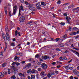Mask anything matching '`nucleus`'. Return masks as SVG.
I'll return each mask as SVG.
<instances>
[{
	"mask_svg": "<svg viewBox=\"0 0 79 79\" xmlns=\"http://www.w3.org/2000/svg\"><path fill=\"white\" fill-rule=\"evenodd\" d=\"M2 37L5 41V37L7 40H10V36L9 33H6V35L3 33L2 34Z\"/></svg>",
	"mask_w": 79,
	"mask_h": 79,
	"instance_id": "nucleus-1",
	"label": "nucleus"
},
{
	"mask_svg": "<svg viewBox=\"0 0 79 79\" xmlns=\"http://www.w3.org/2000/svg\"><path fill=\"white\" fill-rule=\"evenodd\" d=\"M18 6H17L15 5L13 7V12L12 14V15H15L16 14Z\"/></svg>",
	"mask_w": 79,
	"mask_h": 79,
	"instance_id": "nucleus-2",
	"label": "nucleus"
},
{
	"mask_svg": "<svg viewBox=\"0 0 79 79\" xmlns=\"http://www.w3.org/2000/svg\"><path fill=\"white\" fill-rule=\"evenodd\" d=\"M25 20V17L24 16H21L19 19V21L20 23H23Z\"/></svg>",
	"mask_w": 79,
	"mask_h": 79,
	"instance_id": "nucleus-3",
	"label": "nucleus"
},
{
	"mask_svg": "<svg viewBox=\"0 0 79 79\" xmlns=\"http://www.w3.org/2000/svg\"><path fill=\"white\" fill-rule=\"evenodd\" d=\"M41 67L44 69H47L48 66H47V65L45 63H43L41 64Z\"/></svg>",
	"mask_w": 79,
	"mask_h": 79,
	"instance_id": "nucleus-4",
	"label": "nucleus"
},
{
	"mask_svg": "<svg viewBox=\"0 0 79 79\" xmlns=\"http://www.w3.org/2000/svg\"><path fill=\"white\" fill-rule=\"evenodd\" d=\"M5 29L6 34H9L10 33V31H9V30H8V26H6Z\"/></svg>",
	"mask_w": 79,
	"mask_h": 79,
	"instance_id": "nucleus-5",
	"label": "nucleus"
},
{
	"mask_svg": "<svg viewBox=\"0 0 79 79\" xmlns=\"http://www.w3.org/2000/svg\"><path fill=\"white\" fill-rule=\"evenodd\" d=\"M25 73H19V76L20 77H25Z\"/></svg>",
	"mask_w": 79,
	"mask_h": 79,
	"instance_id": "nucleus-6",
	"label": "nucleus"
},
{
	"mask_svg": "<svg viewBox=\"0 0 79 79\" xmlns=\"http://www.w3.org/2000/svg\"><path fill=\"white\" fill-rule=\"evenodd\" d=\"M42 58L43 60H47V59L49 58V57L48 56H42Z\"/></svg>",
	"mask_w": 79,
	"mask_h": 79,
	"instance_id": "nucleus-7",
	"label": "nucleus"
},
{
	"mask_svg": "<svg viewBox=\"0 0 79 79\" xmlns=\"http://www.w3.org/2000/svg\"><path fill=\"white\" fill-rule=\"evenodd\" d=\"M66 19H67V20L68 23L69 24H70V23H71V22H70V21H69L71 20V18H69L67 16V17H66Z\"/></svg>",
	"mask_w": 79,
	"mask_h": 79,
	"instance_id": "nucleus-8",
	"label": "nucleus"
},
{
	"mask_svg": "<svg viewBox=\"0 0 79 79\" xmlns=\"http://www.w3.org/2000/svg\"><path fill=\"white\" fill-rule=\"evenodd\" d=\"M33 6H34L33 4H28L27 7L28 8H29V9H31V8L33 7Z\"/></svg>",
	"mask_w": 79,
	"mask_h": 79,
	"instance_id": "nucleus-9",
	"label": "nucleus"
},
{
	"mask_svg": "<svg viewBox=\"0 0 79 79\" xmlns=\"http://www.w3.org/2000/svg\"><path fill=\"white\" fill-rule=\"evenodd\" d=\"M71 66V65L69 64L68 65L65 66L64 68L65 69H69V68H70Z\"/></svg>",
	"mask_w": 79,
	"mask_h": 79,
	"instance_id": "nucleus-10",
	"label": "nucleus"
},
{
	"mask_svg": "<svg viewBox=\"0 0 79 79\" xmlns=\"http://www.w3.org/2000/svg\"><path fill=\"white\" fill-rule=\"evenodd\" d=\"M15 36H16L17 35H18V34H19V36H21V34H20V32H18V31L17 30L15 31Z\"/></svg>",
	"mask_w": 79,
	"mask_h": 79,
	"instance_id": "nucleus-11",
	"label": "nucleus"
},
{
	"mask_svg": "<svg viewBox=\"0 0 79 79\" xmlns=\"http://www.w3.org/2000/svg\"><path fill=\"white\" fill-rule=\"evenodd\" d=\"M4 10L5 11V14L6 15L7 14V7H6L4 9Z\"/></svg>",
	"mask_w": 79,
	"mask_h": 79,
	"instance_id": "nucleus-12",
	"label": "nucleus"
},
{
	"mask_svg": "<svg viewBox=\"0 0 79 79\" xmlns=\"http://www.w3.org/2000/svg\"><path fill=\"white\" fill-rule=\"evenodd\" d=\"M21 11V10H22V11H24V9H23V7L22 6H20V8H19V10Z\"/></svg>",
	"mask_w": 79,
	"mask_h": 79,
	"instance_id": "nucleus-13",
	"label": "nucleus"
},
{
	"mask_svg": "<svg viewBox=\"0 0 79 79\" xmlns=\"http://www.w3.org/2000/svg\"><path fill=\"white\" fill-rule=\"evenodd\" d=\"M0 76L1 78H2V77H4V75L3 73L2 74V72L0 73Z\"/></svg>",
	"mask_w": 79,
	"mask_h": 79,
	"instance_id": "nucleus-14",
	"label": "nucleus"
},
{
	"mask_svg": "<svg viewBox=\"0 0 79 79\" xmlns=\"http://www.w3.org/2000/svg\"><path fill=\"white\" fill-rule=\"evenodd\" d=\"M41 5H43V6H46L47 4L45 3L44 2H42L41 3Z\"/></svg>",
	"mask_w": 79,
	"mask_h": 79,
	"instance_id": "nucleus-15",
	"label": "nucleus"
},
{
	"mask_svg": "<svg viewBox=\"0 0 79 79\" xmlns=\"http://www.w3.org/2000/svg\"><path fill=\"white\" fill-rule=\"evenodd\" d=\"M3 52L1 51L0 52V57L3 56Z\"/></svg>",
	"mask_w": 79,
	"mask_h": 79,
	"instance_id": "nucleus-16",
	"label": "nucleus"
},
{
	"mask_svg": "<svg viewBox=\"0 0 79 79\" xmlns=\"http://www.w3.org/2000/svg\"><path fill=\"white\" fill-rule=\"evenodd\" d=\"M40 2H38V3H37L36 4V6H37L38 7H39V6H41V5H40Z\"/></svg>",
	"mask_w": 79,
	"mask_h": 79,
	"instance_id": "nucleus-17",
	"label": "nucleus"
},
{
	"mask_svg": "<svg viewBox=\"0 0 79 79\" xmlns=\"http://www.w3.org/2000/svg\"><path fill=\"white\" fill-rule=\"evenodd\" d=\"M52 74L50 73H49L48 75H47V76L48 78H50V77L52 76Z\"/></svg>",
	"mask_w": 79,
	"mask_h": 79,
	"instance_id": "nucleus-18",
	"label": "nucleus"
},
{
	"mask_svg": "<svg viewBox=\"0 0 79 79\" xmlns=\"http://www.w3.org/2000/svg\"><path fill=\"white\" fill-rule=\"evenodd\" d=\"M26 66L27 67V68H30V67L31 66V64L30 63H29Z\"/></svg>",
	"mask_w": 79,
	"mask_h": 79,
	"instance_id": "nucleus-19",
	"label": "nucleus"
},
{
	"mask_svg": "<svg viewBox=\"0 0 79 79\" xmlns=\"http://www.w3.org/2000/svg\"><path fill=\"white\" fill-rule=\"evenodd\" d=\"M35 7H32L30 10H32V11H35Z\"/></svg>",
	"mask_w": 79,
	"mask_h": 79,
	"instance_id": "nucleus-20",
	"label": "nucleus"
},
{
	"mask_svg": "<svg viewBox=\"0 0 79 79\" xmlns=\"http://www.w3.org/2000/svg\"><path fill=\"white\" fill-rule=\"evenodd\" d=\"M31 79H35V76H34L33 75H31Z\"/></svg>",
	"mask_w": 79,
	"mask_h": 79,
	"instance_id": "nucleus-21",
	"label": "nucleus"
},
{
	"mask_svg": "<svg viewBox=\"0 0 79 79\" xmlns=\"http://www.w3.org/2000/svg\"><path fill=\"white\" fill-rule=\"evenodd\" d=\"M78 71L76 69H74L73 70V73L75 74Z\"/></svg>",
	"mask_w": 79,
	"mask_h": 79,
	"instance_id": "nucleus-22",
	"label": "nucleus"
},
{
	"mask_svg": "<svg viewBox=\"0 0 79 79\" xmlns=\"http://www.w3.org/2000/svg\"><path fill=\"white\" fill-rule=\"evenodd\" d=\"M18 73V69H17L14 71V73L15 74H16Z\"/></svg>",
	"mask_w": 79,
	"mask_h": 79,
	"instance_id": "nucleus-23",
	"label": "nucleus"
},
{
	"mask_svg": "<svg viewBox=\"0 0 79 79\" xmlns=\"http://www.w3.org/2000/svg\"><path fill=\"white\" fill-rule=\"evenodd\" d=\"M6 63H4L2 65V67H5V66H6Z\"/></svg>",
	"mask_w": 79,
	"mask_h": 79,
	"instance_id": "nucleus-24",
	"label": "nucleus"
},
{
	"mask_svg": "<svg viewBox=\"0 0 79 79\" xmlns=\"http://www.w3.org/2000/svg\"><path fill=\"white\" fill-rule=\"evenodd\" d=\"M11 78L12 79H16V77L15 75H13L11 77Z\"/></svg>",
	"mask_w": 79,
	"mask_h": 79,
	"instance_id": "nucleus-25",
	"label": "nucleus"
},
{
	"mask_svg": "<svg viewBox=\"0 0 79 79\" xmlns=\"http://www.w3.org/2000/svg\"><path fill=\"white\" fill-rule=\"evenodd\" d=\"M21 64V63H19V62H16V66H19V65H20Z\"/></svg>",
	"mask_w": 79,
	"mask_h": 79,
	"instance_id": "nucleus-26",
	"label": "nucleus"
},
{
	"mask_svg": "<svg viewBox=\"0 0 79 79\" xmlns=\"http://www.w3.org/2000/svg\"><path fill=\"white\" fill-rule=\"evenodd\" d=\"M31 73H35V71L34 69H32L31 71Z\"/></svg>",
	"mask_w": 79,
	"mask_h": 79,
	"instance_id": "nucleus-27",
	"label": "nucleus"
},
{
	"mask_svg": "<svg viewBox=\"0 0 79 79\" xmlns=\"http://www.w3.org/2000/svg\"><path fill=\"white\" fill-rule=\"evenodd\" d=\"M44 73H45L44 72H42L40 73L41 76H44Z\"/></svg>",
	"mask_w": 79,
	"mask_h": 79,
	"instance_id": "nucleus-28",
	"label": "nucleus"
},
{
	"mask_svg": "<svg viewBox=\"0 0 79 79\" xmlns=\"http://www.w3.org/2000/svg\"><path fill=\"white\" fill-rule=\"evenodd\" d=\"M4 75H6L7 74V72H6V71H4L3 72V73H2Z\"/></svg>",
	"mask_w": 79,
	"mask_h": 79,
	"instance_id": "nucleus-29",
	"label": "nucleus"
},
{
	"mask_svg": "<svg viewBox=\"0 0 79 79\" xmlns=\"http://www.w3.org/2000/svg\"><path fill=\"white\" fill-rule=\"evenodd\" d=\"M60 47H64V44H60Z\"/></svg>",
	"mask_w": 79,
	"mask_h": 79,
	"instance_id": "nucleus-30",
	"label": "nucleus"
},
{
	"mask_svg": "<svg viewBox=\"0 0 79 79\" xmlns=\"http://www.w3.org/2000/svg\"><path fill=\"white\" fill-rule=\"evenodd\" d=\"M56 31L58 34H60V33H61V30H58V31L57 30H56Z\"/></svg>",
	"mask_w": 79,
	"mask_h": 79,
	"instance_id": "nucleus-31",
	"label": "nucleus"
},
{
	"mask_svg": "<svg viewBox=\"0 0 79 79\" xmlns=\"http://www.w3.org/2000/svg\"><path fill=\"white\" fill-rule=\"evenodd\" d=\"M16 64V62H13L12 64H11L12 66H13L14 64Z\"/></svg>",
	"mask_w": 79,
	"mask_h": 79,
	"instance_id": "nucleus-32",
	"label": "nucleus"
},
{
	"mask_svg": "<svg viewBox=\"0 0 79 79\" xmlns=\"http://www.w3.org/2000/svg\"><path fill=\"white\" fill-rule=\"evenodd\" d=\"M69 4V3H65L63 4V6H64V5H65V6H66L68 5Z\"/></svg>",
	"mask_w": 79,
	"mask_h": 79,
	"instance_id": "nucleus-33",
	"label": "nucleus"
},
{
	"mask_svg": "<svg viewBox=\"0 0 79 79\" xmlns=\"http://www.w3.org/2000/svg\"><path fill=\"white\" fill-rule=\"evenodd\" d=\"M73 68L74 67H71V66L70 68H69V69H71V70H72V69H73Z\"/></svg>",
	"mask_w": 79,
	"mask_h": 79,
	"instance_id": "nucleus-34",
	"label": "nucleus"
},
{
	"mask_svg": "<svg viewBox=\"0 0 79 79\" xmlns=\"http://www.w3.org/2000/svg\"><path fill=\"white\" fill-rule=\"evenodd\" d=\"M75 74L77 76H79V72L78 71Z\"/></svg>",
	"mask_w": 79,
	"mask_h": 79,
	"instance_id": "nucleus-35",
	"label": "nucleus"
},
{
	"mask_svg": "<svg viewBox=\"0 0 79 79\" xmlns=\"http://www.w3.org/2000/svg\"><path fill=\"white\" fill-rule=\"evenodd\" d=\"M64 23L63 22H62L60 23V24L61 25H62V26H64Z\"/></svg>",
	"mask_w": 79,
	"mask_h": 79,
	"instance_id": "nucleus-36",
	"label": "nucleus"
},
{
	"mask_svg": "<svg viewBox=\"0 0 79 79\" xmlns=\"http://www.w3.org/2000/svg\"><path fill=\"white\" fill-rule=\"evenodd\" d=\"M28 11L29 10L27 9L25 10V12H26V13H28Z\"/></svg>",
	"mask_w": 79,
	"mask_h": 79,
	"instance_id": "nucleus-37",
	"label": "nucleus"
},
{
	"mask_svg": "<svg viewBox=\"0 0 79 79\" xmlns=\"http://www.w3.org/2000/svg\"><path fill=\"white\" fill-rule=\"evenodd\" d=\"M41 70H42V69H41V68H39L38 69V71H41Z\"/></svg>",
	"mask_w": 79,
	"mask_h": 79,
	"instance_id": "nucleus-38",
	"label": "nucleus"
},
{
	"mask_svg": "<svg viewBox=\"0 0 79 79\" xmlns=\"http://www.w3.org/2000/svg\"><path fill=\"white\" fill-rule=\"evenodd\" d=\"M39 57V55L38 54L36 55L35 56V58H38Z\"/></svg>",
	"mask_w": 79,
	"mask_h": 79,
	"instance_id": "nucleus-39",
	"label": "nucleus"
},
{
	"mask_svg": "<svg viewBox=\"0 0 79 79\" xmlns=\"http://www.w3.org/2000/svg\"><path fill=\"white\" fill-rule=\"evenodd\" d=\"M12 69H15V65H13L12 67Z\"/></svg>",
	"mask_w": 79,
	"mask_h": 79,
	"instance_id": "nucleus-40",
	"label": "nucleus"
},
{
	"mask_svg": "<svg viewBox=\"0 0 79 79\" xmlns=\"http://www.w3.org/2000/svg\"><path fill=\"white\" fill-rule=\"evenodd\" d=\"M11 46L14 47V46H15V43H12L11 44Z\"/></svg>",
	"mask_w": 79,
	"mask_h": 79,
	"instance_id": "nucleus-41",
	"label": "nucleus"
},
{
	"mask_svg": "<svg viewBox=\"0 0 79 79\" xmlns=\"http://www.w3.org/2000/svg\"><path fill=\"white\" fill-rule=\"evenodd\" d=\"M31 69H29V70L27 71V73H29L30 72H31Z\"/></svg>",
	"mask_w": 79,
	"mask_h": 79,
	"instance_id": "nucleus-42",
	"label": "nucleus"
},
{
	"mask_svg": "<svg viewBox=\"0 0 79 79\" xmlns=\"http://www.w3.org/2000/svg\"><path fill=\"white\" fill-rule=\"evenodd\" d=\"M60 38H56V40H56V41H58L59 40H60Z\"/></svg>",
	"mask_w": 79,
	"mask_h": 79,
	"instance_id": "nucleus-43",
	"label": "nucleus"
},
{
	"mask_svg": "<svg viewBox=\"0 0 79 79\" xmlns=\"http://www.w3.org/2000/svg\"><path fill=\"white\" fill-rule=\"evenodd\" d=\"M71 27H69V31H71Z\"/></svg>",
	"mask_w": 79,
	"mask_h": 79,
	"instance_id": "nucleus-44",
	"label": "nucleus"
},
{
	"mask_svg": "<svg viewBox=\"0 0 79 79\" xmlns=\"http://www.w3.org/2000/svg\"><path fill=\"white\" fill-rule=\"evenodd\" d=\"M57 4H60V3H61V1H58L57 2Z\"/></svg>",
	"mask_w": 79,
	"mask_h": 79,
	"instance_id": "nucleus-45",
	"label": "nucleus"
},
{
	"mask_svg": "<svg viewBox=\"0 0 79 79\" xmlns=\"http://www.w3.org/2000/svg\"><path fill=\"white\" fill-rule=\"evenodd\" d=\"M73 29L74 30H76V31H77V27H73Z\"/></svg>",
	"mask_w": 79,
	"mask_h": 79,
	"instance_id": "nucleus-46",
	"label": "nucleus"
},
{
	"mask_svg": "<svg viewBox=\"0 0 79 79\" xmlns=\"http://www.w3.org/2000/svg\"><path fill=\"white\" fill-rule=\"evenodd\" d=\"M73 48V49H75V50H79V48Z\"/></svg>",
	"mask_w": 79,
	"mask_h": 79,
	"instance_id": "nucleus-47",
	"label": "nucleus"
},
{
	"mask_svg": "<svg viewBox=\"0 0 79 79\" xmlns=\"http://www.w3.org/2000/svg\"><path fill=\"white\" fill-rule=\"evenodd\" d=\"M18 56H15V57L14 58V60H17V59H18Z\"/></svg>",
	"mask_w": 79,
	"mask_h": 79,
	"instance_id": "nucleus-48",
	"label": "nucleus"
},
{
	"mask_svg": "<svg viewBox=\"0 0 79 79\" xmlns=\"http://www.w3.org/2000/svg\"><path fill=\"white\" fill-rule=\"evenodd\" d=\"M63 39H61L60 40V42H63Z\"/></svg>",
	"mask_w": 79,
	"mask_h": 79,
	"instance_id": "nucleus-49",
	"label": "nucleus"
},
{
	"mask_svg": "<svg viewBox=\"0 0 79 79\" xmlns=\"http://www.w3.org/2000/svg\"><path fill=\"white\" fill-rule=\"evenodd\" d=\"M69 52H68V50H66L65 51L64 53H68Z\"/></svg>",
	"mask_w": 79,
	"mask_h": 79,
	"instance_id": "nucleus-50",
	"label": "nucleus"
},
{
	"mask_svg": "<svg viewBox=\"0 0 79 79\" xmlns=\"http://www.w3.org/2000/svg\"><path fill=\"white\" fill-rule=\"evenodd\" d=\"M72 61L73 59H71L70 61L68 62V63H71V62Z\"/></svg>",
	"mask_w": 79,
	"mask_h": 79,
	"instance_id": "nucleus-51",
	"label": "nucleus"
},
{
	"mask_svg": "<svg viewBox=\"0 0 79 79\" xmlns=\"http://www.w3.org/2000/svg\"><path fill=\"white\" fill-rule=\"evenodd\" d=\"M67 36V35H65L63 36V38L66 37Z\"/></svg>",
	"mask_w": 79,
	"mask_h": 79,
	"instance_id": "nucleus-52",
	"label": "nucleus"
},
{
	"mask_svg": "<svg viewBox=\"0 0 79 79\" xmlns=\"http://www.w3.org/2000/svg\"><path fill=\"white\" fill-rule=\"evenodd\" d=\"M19 55L21 56H23V53L20 52V54Z\"/></svg>",
	"mask_w": 79,
	"mask_h": 79,
	"instance_id": "nucleus-53",
	"label": "nucleus"
},
{
	"mask_svg": "<svg viewBox=\"0 0 79 79\" xmlns=\"http://www.w3.org/2000/svg\"><path fill=\"white\" fill-rule=\"evenodd\" d=\"M60 60H63L64 59L62 57H60Z\"/></svg>",
	"mask_w": 79,
	"mask_h": 79,
	"instance_id": "nucleus-54",
	"label": "nucleus"
},
{
	"mask_svg": "<svg viewBox=\"0 0 79 79\" xmlns=\"http://www.w3.org/2000/svg\"><path fill=\"white\" fill-rule=\"evenodd\" d=\"M32 22L31 21L27 23V24H31V23H32Z\"/></svg>",
	"mask_w": 79,
	"mask_h": 79,
	"instance_id": "nucleus-55",
	"label": "nucleus"
},
{
	"mask_svg": "<svg viewBox=\"0 0 79 79\" xmlns=\"http://www.w3.org/2000/svg\"><path fill=\"white\" fill-rule=\"evenodd\" d=\"M25 4H26V5H28V4H29L28 3V2H25Z\"/></svg>",
	"mask_w": 79,
	"mask_h": 79,
	"instance_id": "nucleus-56",
	"label": "nucleus"
},
{
	"mask_svg": "<svg viewBox=\"0 0 79 79\" xmlns=\"http://www.w3.org/2000/svg\"><path fill=\"white\" fill-rule=\"evenodd\" d=\"M56 50H57V51H60V48H56Z\"/></svg>",
	"mask_w": 79,
	"mask_h": 79,
	"instance_id": "nucleus-57",
	"label": "nucleus"
},
{
	"mask_svg": "<svg viewBox=\"0 0 79 79\" xmlns=\"http://www.w3.org/2000/svg\"><path fill=\"white\" fill-rule=\"evenodd\" d=\"M63 15H64V16H68V15H67V14H66V13H64Z\"/></svg>",
	"mask_w": 79,
	"mask_h": 79,
	"instance_id": "nucleus-58",
	"label": "nucleus"
},
{
	"mask_svg": "<svg viewBox=\"0 0 79 79\" xmlns=\"http://www.w3.org/2000/svg\"><path fill=\"white\" fill-rule=\"evenodd\" d=\"M73 35H75V34H76V32L75 31L73 32Z\"/></svg>",
	"mask_w": 79,
	"mask_h": 79,
	"instance_id": "nucleus-59",
	"label": "nucleus"
},
{
	"mask_svg": "<svg viewBox=\"0 0 79 79\" xmlns=\"http://www.w3.org/2000/svg\"><path fill=\"white\" fill-rule=\"evenodd\" d=\"M20 15H21V11L20 10H19V16Z\"/></svg>",
	"mask_w": 79,
	"mask_h": 79,
	"instance_id": "nucleus-60",
	"label": "nucleus"
},
{
	"mask_svg": "<svg viewBox=\"0 0 79 79\" xmlns=\"http://www.w3.org/2000/svg\"><path fill=\"white\" fill-rule=\"evenodd\" d=\"M37 64H38V65H40L41 64V63H40V62H38L37 63Z\"/></svg>",
	"mask_w": 79,
	"mask_h": 79,
	"instance_id": "nucleus-61",
	"label": "nucleus"
},
{
	"mask_svg": "<svg viewBox=\"0 0 79 79\" xmlns=\"http://www.w3.org/2000/svg\"><path fill=\"white\" fill-rule=\"evenodd\" d=\"M52 64L53 65H55V64H56V63L55 62H52Z\"/></svg>",
	"mask_w": 79,
	"mask_h": 79,
	"instance_id": "nucleus-62",
	"label": "nucleus"
},
{
	"mask_svg": "<svg viewBox=\"0 0 79 79\" xmlns=\"http://www.w3.org/2000/svg\"><path fill=\"white\" fill-rule=\"evenodd\" d=\"M70 79H73V76H71L70 77Z\"/></svg>",
	"mask_w": 79,
	"mask_h": 79,
	"instance_id": "nucleus-63",
	"label": "nucleus"
},
{
	"mask_svg": "<svg viewBox=\"0 0 79 79\" xmlns=\"http://www.w3.org/2000/svg\"><path fill=\"white\" fill-rule=\"evenodd\" d=\"M56 67L58 68H60V67H61V65H57L56 66Z\"/></svg>",
	"mask_w": 79,
	"mask_h": 79,
	"instance_id": "nucleus-64",
	"label": "nucleus"
}]
</instances>
